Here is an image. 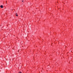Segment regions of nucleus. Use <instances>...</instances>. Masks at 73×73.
<instances>
[{
	"label": "nucleus",
	"mask_w": 73,
	"mask_h": 73,
	"mask_svg": "<svg viewBox=\"0 0 73 73\" xmlns=\"http://www.w3.org/2000/svg\"><path fill=\"white\" fill-rule=\"evenodd\" d=\"M0 7L1 8H3V5H1L0 6Z\"/></svg>",
	"instance_id": "1"
},
{
	"label": "nucleus",
	"mask_w": 73,
	"mask_h": 73,
	"mask_svg": "<svg viewBox=\"0 0 73 73\" xmlns=\"http://www.w3.org/2000/svg\"><path fill=\"white\" fill-rule=\"evenodd\" d=\"M16 16H18V15H17V13H16Z\"/></svg>",
	"instance_id": "2"
},
{
	"label": "nucleus",
	"mask_w": 73,
	"mask_h": 73,
	"mask_svg": "<svg viewBox=\"0 0 73 73\" xmlns=\"http://www.w3.org/2000/svg\"><path fill=\"white\" fill-rule=\"evenodd\" d=\"M19 73H22V72H19Z\"/></svg>",
	"instance_id": "3"
},
{
	"label": "nucleus",
	"mask_w": 73,
	"mask_h": 73,
	"mask_svg": "<svg viewBox=\"0 0 73 73\" xmlns=\"http://www.w3.org/2000/svg\"><path fill=\"white\" fill-rule=\"evenodd\" d=\"M7 1H6V3H7Z\"/></svg>",
	"instance_id": "4"
},
{
	"label": "nucleus",
	"mask_w": 73,
	"mask_h": 73,
	"mask_svg": "<svg viewBox=\"0 0 73 73\" xmlns=\"http://www.w3.org/2000/svg\"><path fill=\"white\" fill-rule=\"evenodd\" d=\"M22 2H23V1H22Z\"/></svg>",
	"instance_id": "5"
},
{
	"label": "nucleus",
	"mask_w": 73,
	"mask_h": 73,
	"mask_svg": "<svg viewBox=\"0 0 73 73\" xmlns=\"http://www.w3.org/2000/svg\"><path fill=\"white\" fill-rule=\"evenodd\" d=\"M6 4H7V3L6 2Z\"/></svg>",
	"instance_id": "6"
}]
</instances>
